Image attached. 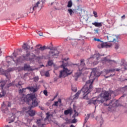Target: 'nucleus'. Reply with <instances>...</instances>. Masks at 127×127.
Returning a JSON list of instances; mask_svg holds the SVG:
<instances>
[{
    "mask_svg": "<svg viewBox=\"0 0 127 127\" xmlns=\"http://www.w3.org/2000/svg\"><path fill=\"white\" fill-rule=\"evenodd\" d=\"M115 94V92L112 90L108 91L104 90L101 92L97 97L96 100L92 98L87 101L88 105H94V106H98L99 104H103L104 102H108L112 99V95Z\"/></svg>",
    "mask_w": 127,
    "mask_h": 127,
    "instance_id": "obj_1",
    "label": "nucleus"
},
{
    "mask_svg": "<svg viewBox=\"0 0 127 127\" xmlns=\"http://www.w3.org/2000/svg\"><path fill=\"white\" fill-rule=\"evenodd\" d=\"M93 83H94V80L89 79L87 80L83 87L81 89V90H79L76 93L78 95L81 94V91L83 93V96L82 97L83 100H89V97L88 95L93 91Z\"/></svg>",
    "mask_w": 127,
    "mask_h": 127,
    "instance_id": "obj_2",
    "label": "nucleus"
},
{
    "mask_svg": "<svg viewBox=\"0 0 127 127\" xmlns=\"http://www.w3.org/2000/svg\"><path fill=\"white\" fill-rule=\"evenodd\" d=\"M23 101L29 105L30 109L36 108L38 106V102L36 100V96L35 94L30 93L27 94L23 98Z\"/></svg>",
    "mask_w": 127,
    "mask_h": 127,
    "instance_id": "obj_3",
    "label": "nucleus"
},
{
    "mask_svg": "<svg viewBox=\"0 0 127 127\" xmlns=\"http://www.w3.org/2000/svg\"><path fill=\"white\" fill-rule=\"evenodd\" d=\"M67 67H69V66H71L73 67L74 66H76L78 67L79 71H82L84 69V66H86V64H85V60L82 59L80 60V64H69L68 63H66Z\"/></svg>",
    "mask_w": 127,
    "mask_h": 127,
    "instance_id": "obj_4",
    "label": "nucleus"
},
{
    "mask_svg": "<svg viewBox=\"0 0 127 127\" xmlns=\"http://www.w3.org/2000/svg\"><path fill=\"white\" fill-rule=\"evenodd\" d=\"M11 106V103L10 102H7L5 104L3 102L1 106V111L3 114H7L8 113V107Z\"/></svg>",
    "mask_w": 127,
    "mask_h": 127,
    "instance_id": "obj_5",
    "label": "nucleus"
},
{
    "mask_svg": "<svg viewBox=\"0 0 127 127\" xmlns=\"http://www.w3.org/2000/svg\"><path fill=\"white\" fill-rule=\"evenodd\" d=\"M0 87L1 89V93L2 94L0 93V98H2L3 97H5V95H6V91H4L3 90V88H4V86L5 85V84H6V82H5V80L1 79L0 80Z\"/></svg>",
    "mask_w": 127,
    "mask_h": 127,
    "instance_id": "obj_6",
    "label": "nucleus"
},
{
    "mask_svg": "<svg viewBox=\"0 0 127 127\" xmlns=\"http://www.w3.org/2000/svg\"><path fill=\"white\" fill-rule=\"evenodd\" d=\"M104 106H107V107L110 106L112 108H116V107H120V103H119V100L113 99L109 102L108 104L104 103Z\"/></svg>",
    "mask_w": 127,
    "mask_h": 127,
    "instance_id": "obj_7",
    "label": "nucleus"
},
{
    "mask_svg": "<svg viewBox=\"0 0 127 127\" xmlns=\"http://www.w3.org/2000/svg\"><path fill=\"white\" fill-rule=\"evenodd\" d=\"M101 56H105V55H101L100 53L95 54L88 58L87 60L88 62H92V60H93V59H94L95 58H96V60H99Z\"/></svg>",
    "mask_w": 127,
    "mask_h": 127,
    "instance_id": "obj_8",
    "label": "nucleus"
},
{
    "mask_svg": "<svg viewBox=\"0 0 127 127\" xmlns=\"http://www.w3.org/2000/svg\"><path fill=\"white\" fill-rule=\"evenodd\" d=\"M52 49V50H51ZM50 50H54V51H56L57 53H55V52L54 51H50L49 53L50 54H53V56H59V53H60V52L59 51H58V50H57V48H54L53 47H50Z\"/></svg>",
    "mask_w": 127,
    "mask_h": 127,
    "instance_id": "obj_9",
    "label": "nucleus"
},
{
    "mask_svg": "<svg viewBox=\"0 0 127 127\" xmlns=\"http://www.w3.org/2000/svg\"><path fill=\"white\" fill-rule=\"evenodd\" d=\"M64 41H70V43L72 46H74L75 44H77V41H76L75 39H72L69 37H68L65 40H64Z\"/></svg>",
    "mask_w": 127,
    "mask_h": 127,
    "instance_id": "obj_10",
    "label": "nucleus"
},
{
    "mask_svg": "<svg viewBox=\"0 0 127 127\" xmlns=\"http://www.w3.org/2000/svg\"><path fill=\"white\" fill-rule=\"evenodd\" d=\"M24 69V71H28V72H31V71L33 70V69L31 68L30 65H27V64H24V66L23 67Z\"/></svg>",
    "mask_w": 127,
    "mask_h": 127,
    "instance_id": "obj_11",
    "label": "nucleus"
},
{
    "mask_svg": "<svg viewBox=\"0 0 127 127\" xmlns=\"http://www.w3.org/2000/svg\"><path fill=\"white\" fill-rule=\"evenodd\" d=\"M28 109H29L27 113H28L29 116L30 117H34L35 116V111L33 110H32V109H30V107H28Z\"/></svg>",
    "mask_w": 127,
    "mask_h": 127,
    "instance_id": "obj_12",
    "label": "nucleus"
},
{
    "mask_svg": "<svg viewBox=\"0 0 127 127\" xmlns=\"http://www.w3.org/2000/svg\"><path fill=\"white\" fill-rule=\"evenodd\" d=\"M101 42L102 43V46L103 48H111L113 45L112 44L109 45L108 43L104 42L103 41H101Z\"/></svg>",
    "mask_w": 127,
    "mask_h": 127,
    "instance_id": "obj_13",
    "label": "nucleus"
},
{
    "mask_svg": "<svg viewBox=\"0 0 127 127\" xmlns=\"http://www.w3.org/2000/svg\"><path fill=\"white\" fill-rule=\"evenodd\" d=\"M92 74H93L94 77H95V78H97V77H100L101 76V71L98 72L96 70H94L91 73V75L92 76Z\"/></svg>",
    "mask_w": 127,
    "mask_h": 127,
    "instance_id": "obj_14",
    "label": "nucleus"
},
{
    "mask_svg": "<svg viewBox=\"0 0 127 127\" xmlns=\"http://www.w3.org/2000/svg\"><path fill=\"white\" fill-rule=\"evenodd\" d=\"M24 58H22V57H19L17 58L16 60H14L13 59V61L16 64H18L19 62H21V61H24Z\"/></svg>",
    "mask_w": 127,
    "mask_h": 127,
    "instance_id": "obj_15",
    "label": "nucleus"
},
{
    "mask_svg": "<svg viewBox=\"0 0 127 127\" xmlns=\"http://www.w3.org/2000/svg\"><path fill=\"white\" fill-rule=\"evenodd\" d=\"M103 22H94L92 23V25H94L96 27H101L103 25Z\"/></svg>",
    "mask_w": 127,
    "mask_h": 127,
    "instance_id": "obj_16",
    "label": "nucleus"
},
{
    "mask_svg": "<svg viewBox=\"0 0 127 127\" xmlns=\"http://www.w3.org/2000/svg\"><path fill=\"white\" fill-rule=\"evenodd\" d=\"M22 49H24V50H29L30 49V46L28 45V44L24 43L23 45L22 46Z\"/></svg>",
    "mask_w": 127,
    "mask_h": 127,
    "instance_id": "obj_17",
    "label": "nucleus"
},
{
    "mask_svg": "<svg viewBox=\"0 0 127 127\" xmlns=\"http://www.w3.org/2000/svg\"><path fill=\"white\" fill-rule=\"evenodd\" d=\"M26 55H23L22 57L24 58V60L27 61V57H29L30 56V52H28V51H26Z\"/></svg>",
    "mask_w": 127,
    "mask_h": 127,
    "instance_id": "obj_18",
    "label": "nucleus"
},
{
    "mask_svg": "<svg viewBox=\"0 0 127 127\" xmlns=\"http://www.w3.org/2000/svg\"><path fill=\"white\" fill-rule=\"evenodd\" d=\"M84 70H86L85 65L84 66V69L82 70L79 71V72H77L74 74V77H77L79 78V77H80L82 74V71H84Z\"/></svg>",
    "mask_w": 127,
    "mask_h": 127,
    "instance_id": "obj_19",
    "label": "nucleus"
},
{
    "mask_svg": "<svg viewBox=\"0 0 127 127\" xmlns=\"http://www.w3.org/2000/svg\"><path fill=\"white\" fill-rule=\"evenodd\" d=\"M72 110H73V109H72V108H71V107H70V109H67V110H66L64 111V114L65 116H68V115H69V114H71V112Z\"/></svg>",
    "mask_w": 127,
    "mask_h": 127,
    "instance_id": "obj_20",
    "label": "nucleus"
},
{
    "mask_svg": "<svg viewBox=\"0 0 127 127\" xmlns=\"http://www.w3.org/2000/svg\"><path fill=\"white\" fill-rule=\"evenodd\" d=\"M14 120H15V115H12L10 118H9L8 124H10L11 123H13V122H14Z\"/></svg>",
    "mask_w": 127,
    "mask_h": 127,
    "instance_id": "obj_21",
    "label": "nucleus"
},
{
    "mask_svg": "<svg viewBox=\"0 0 127 127\" xmlns=\"http://www.w3.org/2000/svg\"><path fill=\"white\" fill-rule=\"evenodd\" d=\"M46 49H51L52 50V49H50V47H46L45 46H43V47H40V51H44V50H46Z\"/></svg>",
    "mask_w": 127,
    "mask_h": 127,
    "instance_id": "obj_22",
    "label": "nucleus"
},
{
    "mask_svg": "<svg viewBox=\"0 0 127 127\" xmlns=\"http://www.w3.org/2000/svg\"><path fill=\"white\" fill-rule=\"evenodd\" d=\"M65 70H64V69L63 70H62L60 71V75L59 76V78H62V77H64V76H65Z\"/></svg>",
    "mask_w": 127,
    "mask_h": 127,
    "instance_id": "obj_23",
    "label": "nucleus"
},
{
    "mask_svg": "<svg viewBox=\"0 0 127 127\" xmlns=\"http://www.w3.org/2000/svg\"><path fill=\"white\" fill-rule=\"evenodd\" d=\"M105 70L106 75H108V74H109V73H111V72H115V71H116V69L110 68L109 69H105Z\"/></svg>",
    "mask_w": 127,
    "mask_h": 127,
    "instance_id": "obj_24",
    "label": "nucleus"
},
{
    "mask_svg": "<svg viewBox=\"0 0 127 127\" xmlns=\"http://www.w3.org/2000/svg\"><path fill=\"white\" fill-rule=\"evenodd\" d=\"M103 61H105V62H108V63H111V62H116L115 60L113 61L112 60L108 59L107 57L104 58Z\"/></svg>",
    "mask_w": 127,
    "mask_h": 127,
    "instance_id": "obj_25",
    "label": "nucleus"
},
{
    "mask_svg": "<svg viewBox=\"0 0 127 127\" xmlns=\"http://www.w3.org/2000/svg\"><path fill=\"white\" fill-rule=\"evenodd\" d=\"M66 67H67V64L66 63H64V61H63V64L61 65V67L63 68V69H65Z\"/></svg>",
    "mask_w": 127,
    "mask_h": 127,
    "instance_id": "obj_26",
    "label": "nucleus"
},
{
    "mask_svg": "<svg viewBox=\"0 0 127 127\" xmlns=\"http://www.w3.org/2000/svg\"><path fill=\"white\" fill-rule=\"evenodd\" d=\"M40 3V2L39 1H38L35 4V5H34V6L33 7V10H35L36 7H37V6H38V4H39Z\"/></svg>",
    "mask_w": 127,
    "mask_h": 127,
    "instance_id": "obj_27",
    "label": "nucleus"
},
{
    "mask_svg": "<svg viewBox=\"0 0 127 127\" xmlns=\"http://www.w3.org/2000/svg\"><path fill=\"white\" fill-rule=\"evenodd\" d=\"M72 5H73V3H72V0H70L68 1L67 6L70 8V7H72Z\"/></svg>",
    "mask_w": 127,
    "mask_h": 127,
    "instance_id": "obj_28",
    "label": "nucleus"
},
{
    "mask_svg": "<svg viewBox=\"0 0 127 127\" xmlns=\"http://www.w3.org/2000/svg\"><path fill=\"white\" fill-rule=\"evenodd\" d=\"M67 11H68V13H69V14H70V15L71 16H72V13H74V11H73V10H72V9H71V8H68V9H67Z\"/></svg>",
    "mask_w": 127,
    "mask_h": 127,
    "instance_id": "obj_29",
    "label": "nucleus"
},
{
    "mask_svg": "<svg viewBox=\"0 0 127 127\" xmlns=\"http://www.w3.org/2000/svg\"><path fill=\"white\" fill-rule=\"evenodd\" d=\"M103 91V89L101 88H96V93H97L98 94H100L102 91Z\"/></svg>",
    "mask_w": 127,
    "mask_h": 127,
    "instance_id": "obj_30",
    "label": "nucleus"
},
{
    "mask_svg": "<svg viewBox=\"0 0 127 127\" xmlns=\"http://www.w3.org/2000/svg\"><path fill=\"white\" fill-rule=\"evenodd\" d=\"M48 66H52V65H53L54 63H53V60H50L47 63Z\"/></svg>",
    "mask_w": 127,
    "mask_h": 127,
    "instance_id": "obj_31",
    "label": "nucleus"
},
{
    "mask_svg": "<svg viewBox=\"0 0 127 127\" xmlns=\"http://www.w3.org/2000/svg\"><path fill=\"white\" fill-rule=\"evenodd\" d=\"M76 123H78V120L76 118H73L70 122V124H76Z\"/></svg>",
    "mask_w": 127,
    "mask_h": 127,
    "instance_id": "obj_32",
    "label": "nucleus"
},
{
    "mask_svg": "<svg viewBox=\"0 0 127 127\" xmlns=\"http://www.w3.org/2000/svg\"><path fill=\"white\" fill-rule=\"evenodd\" d=\"M115 48L116 50H118L119 48H120V44H119V43H115Z\"/></svg>",
    "mask_w": 127,
    "mask_h": 127,
    "instance_id": "obj_33",
    "label": "nucleus"
},
{
    "mask_svg": "<svg viewBox=\"0 0 127 127\" xmlns=\"http://www.w3.org/2000/svg\"><path fill=\"white\" fill-rule=\"evenodd\" d=\"M100 74L101 76H106V75H107V73H106V71L105 70V69L104 70L100 71Z\"/></svg>",
    "mask_w": 127,
    "mask_h": 127,
    "instance_id": "obj_34",
    "label": "nucleus"
},
{
    "mask_svg": "<svg viewBox=\"0 0 127 127\" xmlns=\"http://www.w3.org/2000/svg\"><path fill=\"white\" fill-rule=\"evenodd\" d=\"M34 51H35L36 54H39V53H40V48H38L37 49H35Z\"/></svg>",
    "mask_w": 127,
    "mask_h": 127,
    "instance_id": "obj_35",
    "label": "nucleus"
},
{
    "mask_svg": "<svg viewBox=\"0 0 127 127\" xmlns=\"http://www.w3.org/2000/svg\"><path fill=\"white\" fill-rule=\"evenodd\" d=\"M22 85V81L21 80H20L18 81L17 84H15V86H16L17 88H18V86H21Z\"/></svg>",
    "mask_w": 127,
    "mask_h": 127,
    "instance_id": "obj_36",
    "label": "nucleus"
},
{
    "mask_svg": "<svg viewBox=\"0 0 127 127\" xmlns=\"http://www.w3.org/2000/svg\"><path fill=\"white\" fill-rule=\"evenodd\" d=\"M65 74V75L64 76V77H68V76H70V75H71V74H72L73 73V70H72L70 72H64Z\"/></svg>",
    "mask_w": 127,
    "mask_h": 127,
    "instance_id": "obj_37",
    "label": "nucleus"
},
{
    "mask_svg": "<svg viewBox=\"0 0 127 127\" xmlns=\"http://www.w3.org/2000/svg\"><path fill=\"white\" fill-rule=\"evenodd\" d=\"M33 55L31 56L32 58H29V60H33L34 59L36 58V55L34 54H32Z\"/></svg>",
    "mask_w": 127,
    "mask_h": 127,
    "instance_id": "obj_38",
    "label": "nucleus"
},
{
    "mask_svg": "<svg viewBox=\"0 0 127 127\" xmlns=\"http://www.w3.org/2000/svg\"><path fill=\"white\" fill-rule=\"evenodd\" d=\"M33 87L28 86L26 88V90H29L30 92H32Z\"/></svg>",
    "mask_w": 127,
    "mask_h": 127,
    "instance_id": "obj_39",
    "label": "nucleus"
},
{
    "mask_svg": "<svg viewBox=\"0 0 127 127\" xmlns=\"http://www.w3.org/2000/svg\"><path fill=\"white\" fill-rule=\"evenodd\" d=\"M45 76L46 77H50V74L49 73V71H46V72L45 73Z\"/></svg>",
    "mask_w": 127,
    "mask_h": 127,
    "instance_id": "obj_40",
    "label": "nucleus"
},
{
    "mask_svg": "<svg viewBox=\"0 0 127 127\" xmlns=\"http://www.w3.org/2000/svg\"><path fill=\"white\" fill-rule=\"evenodd\" d=\"M73 109H75V105L73 104ZM73 112H74V114H76V116H79V113H78V112H77V111H76V110L74 109Z\"/></svg>",
    "mask_w": 127,
    "mask_h": 127,
    "instance_id": "obj_41",
    "label": "nucleus"
},
{
    "mask_svg": "<svg viewBox=\"0 0 127 127\" xmlns=\"http://www.w3.org/2000/svg\"><path fill=\"white\" fill-rule=\"evenodd\" d=\"M97 47H98V48H99V49H101V48H103L102 43H101V44H98V46H97Z\"/></svg>",
    "mask_w": 127,
    "mask_h": 127,
    "instance_id": "obj_42",
    "label": "nucleus"
},
{
    "mask_svg": "<svg viewBox=\"0 0 127 127\" xmlns=\"http://www.w3.org/2000/svg\"><path fill=\"white\" fill-rule=\"evenodd\" d=\"M39 80V77L38 76H35L34 77V82H38V80Z\"/></svg>",
    "mask_w": 127,
    "mask_h": 127,
    "instance_id": "obj_43",
    "label": "nucleus"
},
{
    "mask_svg": "<svg viewBox=\"0 0 127 127\" xmlns=\"http://www.w3.org/2000/svg\"><path fill=\"white\" fill-rule=\"evenodd\" d=\"M32 89H33V90H32L33 93H35V92H37V91H38V88L37 87L34 88L33 87Z\"/></svg>",
    "mask_w": 127,
    "mask_h": 127,
    "instance_id": "obj_44",
    "label": "nucleus"
},
{
    "mask_svg": "<svg viewBox=\"0 0 127 127\" xmlns=\"http://www.w3.org/2000/svg\"><path fill=\"white\" fill-rule=\"evenodd\" d=\"M24 90H26V88H22V89H20L19 90V93H20V94H22V93H23V92L24 91Z\"/></svg>",
    "mask_w": 127,
    "mask_h": 127,
    "instance_id": "obj_45",
    "label": "nucleus"
},
{
    "mask_svg": "<svg viewBox=\"0 0 127 127\" xmlns=\"http://www.w3.org/2000/svg\"><path fill=\"white\" fill-rule=\"evenodd\" d=\"M37 33H38L40 36H42V35H43V33L40 31H37Z\"/></svg>",
    "mask_w": 127,
    "mask_h": 127,
    "instance_id": "obj_46",
    "label": "nucleus"
},
{
    "mask_svg": "<svg viewBox=\"0 0 127 127\" xmlns=\"http://www.w3.org/2000/svg\"><path fill=\"white\" fill-rule=\"evenodd\" d=\"M43 93L45 96H48V92L47 91V90H44Z\"/></svg>",
    "mask_w": 127,
    "mask_h": 127,
    "instance_id": "obj_47",
    "label": "nucleus"
},
{
    "mask_svg": "<svg viewBox=\"0 0 127 127\" xmlns=\"http://www.w3.org/2000/svg\"><path fill=\"white\" fill-rule=\"evenodd\" d=\"M12 86H14V84H12L11 83H8L7 85V88H10V87H12Z\"/></svg>",
    "mask_w": 127,
    "mask_h": 127,
    "instance_id": "obj_48",
    "label": "nucleus"
},
{
    "mask_svg": "<svg viewBox=\"0 0 127 127\" xmlns=\"http://www.w3.org/2000/svg\"><path fill=\"white\" fill-rule=\"evenodd\" d=\"M93 13L95 17H98V13L97 12L93 11Z\"/></svg>",
    "mask_w": 127,
    "mask_h": 127,
    "instance_id": "obj_49",
    "label": "nucleus"
},
{
    "mask_svg": "<svg viewBox=\"0 0 127 127\" xmlns=\"http://www.w3.org/2000/svg\"><path fill=\"white\" fill-rule=\"evenodd\" d=\"M94 41H97V42H101L102 41L100 39L97 38H94Z\"/></svg>",
    "mask_w": 127,
    "mask_h": 127,
    "instance_id": "obj_50",
    "label": "nucleus"
},
{
    "mask_svg": "<svg viewBox=\"0 0 127 127\" xmlns=\"http://www.w3.org/2000/svg\"><path fill=\"white\" fill-rule=\"evenodd\" d=\"M24 70V69H23V67H18V71L19 72H20V71H23Z\"/></svg>",
    "mask_w": 127,
    "mask_h": 127,
    "instance_id": "obj_51",
    "label": "nucleus"
},
{
    "mask_svg": "<svg viewBox=\"0 0 127 127\" xmlns=\"http://www.w3.org/2000/svg\"><path fill=\"white\" fill-rule=\"evenodd\" d=\"M122 66H124L125 70H127V64L123 63L122 64Z\"/></svg>",
    "mask_w": 127,
    "mask_h": 127,
    "instance_id": "obj_52",
    "label": "nucleus"
},
{
    "mask_svg": "<svg viewBox=\"0 0 127 127\" xmlns=\"http://www.w3.org/2000/svg\"><path fill=\"white\" fill-rule=\"evenodd\" d=\"M40 123H41V119H37V121L36 122V124H40Z\"/></svg>",
    "mask_w": 127,
    "mask_h": 127,
    "instance_id": "obj_53",
    "label": "nucleus"
},
{
    "mask_svg": "<svg viewBox=\"0 0 127 127\" xmlns=\"http://www.w3.org/2000/svg\"><path fill=\"white\" fill-rule=\"evenodd\" d=\"M95 119L96 121H99V120H101L102 121L103 118H102V117H100V118H99L98 117H96Z\"/></svg>",
    "mask_w": 127,
    "mask_h": 127,
    "instance_id": "obj_54",
    "label": "nucleus"
},
{
    "mask_svg": "<svg viewBox=\"0 0 127 127\" xmlns=\"http://www.w3.org/2000/svg\"><path fill=\"white\" fill-rule=\"evenodd\" d=\"M71 90L73 92H77V88L76 87H72Z\"/></svg>",
    "mask_w": 127,
    "mask_h": 127,
    "instance_id": "obj_55",
    "label": "nucleus"
},
{
    "mask_svg": "<svg viewBox=\"0 0 127 127\" xmlns=\"http://www.w3.org/2000/svg\"><path fill=\"white\" fill-rule=\"evenodd\" d=\"M64 73H67L68 72H70L71 70L68 69L67 68H64Z\"/></svg>",
    "mask_w": 127,
    "mask_h": 127,
    "instance_id": "obj_56",
    "label": "nucleus"
},
{
    "mask_svg": "<svg viewBox=\"0 0 127 127\" xmlns=\"http://www.w3.org/2000/svg\"><path fill=\"white\" fill-rule=\"evenodd\" d=\"M53 106H55V107H58V102L55 101Z\"/></svg>",
    "mask_w": 127,
    "mask_h": 127,
    "instance_id": "obj_57",
    "label": "nucleus"
},
{
    "mask_svg": "<svg viewBox=\"0 0 127 127\" xmlns=\"http://www.w3.org/2000/svg\"><path fill=\"white\" fill-rule=\"evenodd\" d=\"M122 90L124 91H127V85H125L124 87H122Z\"/></svg>",
    "mask_w": 127,
    "mask_h": 127,
    "instance_id": "obj_58",
    "label": "nucleus"
},
{
    "mask_svg": "<svg viewBox=\"0 0 127 127\" xmlns=\"http://www.w3.org/2000/svg\"><path fill=\"white\" fill-rule=\"evenodd\" d=\"M88 120H89V119L87 118V117H85V118L84 119V122L83 126H84V125H85V124H86V123H87V122H88Z\"/></svg>",
    "mask_w": 127,
    "mask_h": 127,
    "instance_id": "obj_59",
    "label": "nucleus"
},
{
    "mask_svg": "<svg viewBox=\"0 0 127 127\" xmlns=\"http://www.w3.org/2000/svg\"><path fill=\"white\" fill-rule=\"evenodd\" d=\"M93 65H97L99 64V62L98 61H94L92 62Z\"/></svg>",
    "mask_w": 127,
    "mask_h": 127,
    "instance_id": "obj_60",
    "label": "nucleus"
},
{
    "mask_svg": "<svg viewBox=\"0 0 127 127\" xmlns=\"http://www.w3.org/2000/svg\"><path fill=\"white\" fill-rule=\"evenodd\" d=\"M74 96H75L74 99H78V97H79V94H78L77 93H76Z\"/></svg>",
    "mask_w": 127,
    "mask_h": 127,
    "instance_id": "obj_61",
    "label": "nucleus"
},
{
    "mask_svg": "<svg viewBox=\"0 0 127 127\" xmlns=\"http://www.w3.org/2000/svg\"><path fill=\"white\" fill-rule=\"evenodd\" d=\"M40 59H41V57H36V60H40Z\"/></svg>",
    "mask_w": 127,
    "mask_h": 127,
    "instance_id": "obj_62",
    "label": "nucleus"
},
{
    "mask_svg": "<svg viewBox=\"0 0 127 127\" xmlns=\"http://www.w3.org/2000/svg\"><path fill=\"white\" fill-rule=\"evenodd\" d=\"M116 39L117 40V42L119 43V40H121V38L119 37V36H116Z\"/></svg>",
    "mask_w": 127,
    "mask_h": 127,
    "instance_id": "obj_63",
    "label": "nucleus"
},
{
    "mask_svg": "<svg viewBox=\"0 0 127 127\" xmlns=\"http://www.w3.org/2000/svg\"><path fill=\"white\" fill-rule=\"evenodd\" d=\"M76 117H77V114L74 113V114H73V115L72 116V119H73V118L75 119Z\"/></svg>",
    "mask_w": 127,
    "mask_h": 127,
    "instance_id": "obj_64",
    "label": "nucleus"
}]
</instances>
